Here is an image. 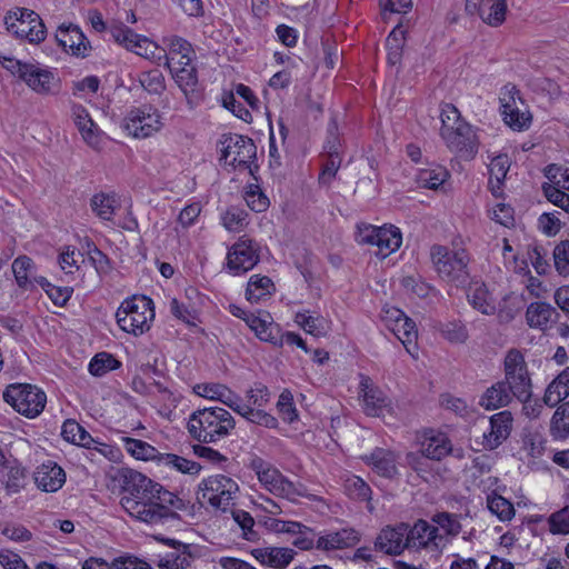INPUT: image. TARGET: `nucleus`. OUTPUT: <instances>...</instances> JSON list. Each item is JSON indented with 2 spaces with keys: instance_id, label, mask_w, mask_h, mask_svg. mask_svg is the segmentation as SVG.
Masks as SVG:
<instances>
[{
  "instance_id": "f257e3e1",
  "label": "nucleus",
  "mask_w": 569,
  "mask_h": 569,
  "mask_svg": "<svg viewBox=\"0 0 569 569\" xmlns=\"http://www.w3.org/2000/svg\"><path fill=\"white\" fill-rule=\"evenodd\" d=\"M112 480L120 487V505L133 519L149 526L164 525L179 519L178 510L186 503L176 493L130 468H118Z\"/></svg>"
},
{
  "instance_id": "f03ea898",
  "label": "nucleus",
  "mask_w": 569,
  "mask_h": 569,
  "mask_svg": "<svg viewBox=\"0 0 569 569\" xmlns=\"http://www.w3.org/2000/svg\"><path fill=\"white\" fill-rule=\"evenodd\" d=\"M440 136L450 151L463 160H471L479 150L476 130L461 119L459 110L451 103L442 107Z\"/></svg>"
},
{
  "instance_id": "7ed1b4c3",
  "label": "nucleus",
  "mask_w": 569,
  "mask_h": 569,
  "mask_svg": "<svg viewBox=\"0 0 569 569\" xmlns=\"http://www.w3.org/2000/svg\"><path fill=\"white\" fill-rule=\"evenodd\" d=\"M236 421L231 413L221 407L198 409L188 420V431L200 442H217L230 435Z\"/></svg>"
},
{
  "instance_id": "20e7f679",
  "label": "nucleus",
  "mask_w": 569,
  "mask_h": 569,
  "mask_svg": "<svg viewBox=\"0 0 569 569\" xmlns=\"http://www.w3.org/2000/svg\"><path fill=\"white\" fill-rule=\"evenodd\" d=\"M119 327L133 336L148 331L154 319L153 301L146 296H133L122 301L116 312Z\"/></svg>"
},
{
  "instance_id": "39448f33",
  "label": "nucleus",
  "mask_w": 569,
  "mask_h": 569,
  "mask_svg": "<svg viewBox=\"0 0 569 569\" xmlns=\"http://www.w3.org/2000/svg\"><path fill=\"white\" fill-rule=\"evenodd\" d=\"M3 400L18 413L27 418L38 417L47 403L46 393L36 386L29 383H12L3 391Z\"/></svg>"
},
{
  "instance_id": "423d86ee",
  "label": "nucleus",
  "mask_w": 569,
  "mask_h": 569,
  "mask_svg": "<svg viewBox=\"0 0 569 569\" xmlns=\"http://www.w3.org/2000/svg\"><path fill=\"white\" fill-rule=\"evenodd\" d=\"M430 256L442 279L461 284L467 281L469 257L465 250L450 251L443 246H432Z\"/></svg>"
},
{
  "instance_id": "0eeeda50",
  "label": "nucleus",
  "mask_w": 569,
  "mask_h": 569,
  "mask_svg": "<svg viewBox=\"0 0 569 569\" xmlns=\"http://www.w3.org/2000/svg\"><path fill=\"white\" fill-rule=\"evenodd\" d=\"M238 483L226 475H214L199 485L198 499L212 508L226 510L238 492Z\"/></svg>"
},
{
  "instance_id": "6e6552de",
  "label": "nucleus",
  "mask_w": 569,
  "mask_h": 569,
  "mask_svg": "<svg viewBox=\"0 0 569 569\" xmlns=\"http://www.w3.org/2000/svg\"><path fill=\"white\" fill-rule=\"evenodd\" d=\"M221 159L233 168L242 167L252 172L251 163L256 159L257 147L249 137L227 133L219 140Z\"/></svg>"
},
{
  "instance_id": "1a4fd4ad",
  "label": "nucleus",
  "mask_w": 569,
  "mask_h": 569,
  "mask_svg": "<svg viewBox=\"0 0 569 569\" xmlns=\"http://www.w3.org/2000/svg\"><path fill=\"white\" fill-rule=\"evenodd\" d=\"M356 240L360 244L376 246L377 253L386 258L400 248L402 236L400 229L395 226L359 224Z\"/></svg>"
},
{
  "instance_id": "9d476101",
  "label": "nucleus",
  "mask_w": 569,
  "mask_h": 569,
  "mask_svg": "<svg viewBox=\"0 0 569 569\" xmlns=\"http://www.w3.org/2000/svg\"><path fill=\"white\" fill-rule=\"evenodd\" d=\"M250 468L257 475L260 483L274 496L293 500L296 496L300 495L291 481L261 457L254 456L250 461Z\"/></svg>"
},
{
  "instance_id": "9b49d317",
  "label": "nucleus",
  "mask_w": 569,
  "mask_h": 569,
  "mask_svg": "<svg viewBox=\"0 0 569 569\" xmlns=\"http://www.w3.org/2000/svg\"><path fill=\"white\" fill-rule=\"evenodd\" d=\"M506 386L513 397L527 398L531 390V378L523 355L517 349H510L503 361Z\"/></svg>"
},
{
  "instance_id": "f8f14e48",
  "label": "nucleus",
  "mask_w": 569,
  "mask_h": 569,
  "mask_svg": "<svg viewBox=\"0 0 569 569\" xmlns=\"http://www.w3.org/2000/svg\"><path fill=\"white\" fill-rule=\"evenodd\" d=\"M121 127L129 136L146 139L161 129V116L152 106H141L127 113Z\"/></svg>"
},
{
  "instance_id": "ddd939ff",
  "label": "nucleus",
  "mask_w": 569,
  "mask_h": 569,
  "mask_svg": "<svg viewBox=\"0 0 569 569\" xmlns=\"http://www.w3.org/2000/svg\"><path fill=\"white\" fill-rule=\"evenodd\" d=\"M16 77L38 94H54L59 91V80L39 63L24 62Z\"/></svg>"
},
{
  "instance_id": "4468645a",
  "label": "nucleus",
  "mask_w": 569,
  "mask_h": 569,
  "mask_svg": "<svg viewBox=\"0 0 569 569\" xmlns=\"http://www.w3.org/2000/svg\"><path fill=\"white\" fill-rule=\"evenodd\" d=\"M259 246L256 241L241 237L229 249L227 266L233 274L246 273L259 262Z\"/></svg>"
},
{
  "instance_id": "2eb2a0df",
  "label": "nucleus",
  "mask_w": 569,
  "mask_h": 569,
  "mask_svg": "<svg viewBox=\"0 0 569 569\" xmlns=\"http://www.w3.org/2000/svg\"><path fill=\"white\" fill-rule=\"evenodd\" d=\"M407 542L408 548L440 551L448 541L445 535L439 533L438 527L419 519L410 529L407 525Z\"/></svg>"
},
{
  "instance_id": "dca6fc26",
  "label": "nucleus",
  "mask_w": 569,
  "mask_h": 569,
  "mask_svg": "<svg viewBox=\"0 0 569 569\" xmlns=\"http://www.w3.org/2000/svg\"><path fill=\"white\" fill-rule=\"evenodd\" d=\"M518 101L523 104L519 97V91L515 86L506 87V92L500 98L501 113L506 124L517 131L526 130L531 124V114L527 110H521L518 107Z\"/></svg>"
},
{
  "instance_id": "f3484780",
  "label": "nucleus",
  "mask_w": 569,
  "mask_h": 569,
  "mask_svg": "<svg viewBox=\"0 0 569 569\" xmlns=\"http://www.w3.org/2000/svg\"><path fill=\"white\" fill-rule=\"evenodd\" d=\"M246 323L261 341L277 347L282 346V339L280 338L281 329L268 311L259 310L257 313L248 316Z\"/></svg>"
},
{
  "instance_id": "a211bd4d",
  "label": "nucleus",
  "mask_w": 569,
  "mask_h": 569,
  "mask_svg": "<svg viewBox=\"0 0 569 569\" xmlns=\"http://www.w3.org/2000/svg\"><path fill=\"white\" fill-rule=\"evenodd\" d=\"M110 33L117 43L141 57H148V50L154 47L147 37L133 32L122 22L112 24Z\"/></svg>"
},
{
  "instance_id": "6ab92c4d",
  "label": "nucleus",
  "mask_w": 569,
  "mask_h": 569,
  "mask_svg": "<svg viewBox=\"0 0 569 569\" xmlns=\"http://www.w3.org/2000/svg\"><path fill=\"white\" fill-rule=\"evenodd\" d=\"M406 548H408L407 523L381 529L375 540V549L386 555H400Z\"/></svg>"
},
{
  "instance_id": "aec40b11",
  "label": "nucleus",
  "mask_w": 569,
  "mask_h": 569,
  "mask_svg": "<svg viewBox=\"0 0 569 569\" xmlns=\"http://www.w3.org/2000/svg\"><path fill=\"white\" fill-rule=\"evenodd\" d=\"M512 420L511 412L507 410L490 417V429L483 432V446L486 449L493 450L498 448L509 437Z\"/></svg>"
},
{
  "instance_id": "412c9836",
  "label": "nucleus",
  "mask_w": 569,
  "mask_h": 569,
  "mask_svg": "<svg viewBox=\"0 0 569 569\" xmlns=\"http://www.w3.org/2000/svg\"><path fill=\"white\" fill-rule=\"evenodd\" d=\"M157 540L164 542L172 547V551L167 552L159 559V567L162 569H184L190 566L192 560V553L190 551L191 546L180 542L174 539L163 538L161 536L154 537Z\"/></svg>"
},
{
  "instance_id": "4be33fe9",
  "label": "nucleus",
  "mask_w": 569,
  "mask_h": 569,
  "mask_svg": "<svg viewBox=\"0 0 569 569\" xmlns=\"http://www.w3.org/2000/svg\"><path fill=\"white\" fill-rule=\"evenodd\" d=\"M360 541V533L353 528H342L318 536L316 549L321 551L341 550L355 547Z\"/></svg>"
},
{
  "instance_id": "5701e85b",
  "label": "nucleus",
  "mask_w": 569,
  "mask_h": 569,
  "mask_svg": "<svg viewBox=\"0 0 569 569\" xmlns=\"http://www.w3.org/2000/svg\"><path fill=\"white\" fill-rule=\"evenodd\" d=\"M56 39L64 51L71 52L77 57L87 56L89 42L78 26H60L57 30Z\"/></svg>"
},
{
  "instance_id": "b1692460",
  "label": "nucleus",
  "mask_w": 569,
  "mask_h": 569,
  "mask_svg": "<svg viewBox=\"0 0 569 569\" xmlns=\"http://www.w3.org/2000/svg\"><path fill=\"white\" fill-rule=\"evenodd\" d=\"M34 482L44 492H56L66 482L64 470L56 462L47 461L34 471Z\"/></svg>"
},
{
  "instance_id": "393cba45",
  "label": "nucleus",
  "mask_w": 569,
  "mask_h": 569,
  "mask_svg": "<svg viewBox=\"0 0 569 569\" xmlns=\"http://www.w3.org/2000/svg\"><path fill=\"white\" fill-rule=\"evenodd\" d=\"M559 317L558 311L547 302H531L526 310V320L530 328L547 330Z\"/></svg>"
},
{
  "instance_id": "a878e982",
  "label": "nucleus",
  "mask_w": 569,
  "mask_h": 569,
  "mask_svg": "<svg viewBox=\"0 0 569 569\" xmlns=\"http://www.w3.org/2000/svg\"><path fill=\"white\" fill-rule=\"evenodd\" d=\"M365 460L381 477L391 479L398 475V457L389 449L376 448Z\"/></svg>"
},
{
  "instance_id": "bb28decb",
  "label": "nucleus",
  "mask_w": 569,
  "mask_h": 569,
  "mask_svg": "<svg viewBox=\"0 0 569 569\" xmlns=\"http://www.w3.org/2000/svg\"><path fill=\"white\" fill-rule=\"evenodd\" d=\"M363 410L368 416L379 417L388 407L389 400L386 395L375 387L369 378H363L360 382Z\"/></svg>"
},
{
  "instance_id": "cd10ccee",
  "label": "nucleus",
  "mask_w": 569,
  "mask_h": 569,
  "mask_svg": "<svg viewBox=\"0 0 569 569\" xmlns=\"http://www.w3.org/2000/svg\"><path fill=\"white\" fill-rule=\"evenodd\" d=\"M71 117L83 140L92 147L98 146L99 129L92 121L88 110L79 103H73L71 107Z\"/></svg>"
},
{
  "instance_id": "c85d7f7f",
  "label": "nucleus",
  "mask_w": 569,
  "mask_h": 569,
  "mask_svg": "<svg viewBox=\"0 0 569 569\" xmlns=\"http://www.w3.org/2000/svg\"><path fill=\"white\" fill-rule=\"evenodd\" d=\"M194 392L206 399L220 401L231 410L240 397L221 383H199L194 387Z\"/></svg>"
},
{
  "instance_id": "c756f323",
  "label": "nucleus",
  "mask_w": 569,
  "mask_h": 569,
  "mask_svg": "<svg viewBox=\"0 0 569 569\" xmlns=\"http://www.w3.org/2000/svg\"><path fill=\"white\" fill-rule=\"evenodd\" d=\"M569 396V367L565 368L547 387L542 401L553 408Z\"/></svg>"
},
{
  "instance_id": "7c9ffc66",
  "label": "nucleus",
  "mask_w": 569,
  "mask_h": 569,
  "mask_svg": "<svg viewBox=\"0 0 569 569\" xmlns=\"http://www.w3.org/2000/svg\"><path fill=\"white\" fill-rule=\"evenodd\" d=\"M513 395L506 386V382L498 381L489 387L481 396L479 405L486 410H495L508 406Z\"/></svg>"
},
{
  "instance_id": "2f4dec72",
  "label": "nucleus",
  "mask_w": 569,
  "mask_h": 569,
  "mask_svg": "<svg viewBox=\"0 0 569 569\" xmlns=\"http://www.w3.org/2000/svg\"><path fill=\"white\" fill-rule=\"evenodd\" d=\"M168 69L170 70L176 83L186 96L188 102H191L192 99L197 97L198 72L196 67H170Z\"/></svg>"
},
{
  "instance_id": "473e14b6",
  "label": "nucleus",
  "mask_w": 569,
  "mask_h": 569,
  "mask_svg": "<svg viewBox=\"0 0 569 569\" xmlns=\"http://www.w3.org/2000/svg\"><path fill=\"white\" fill-rule=\"evenodd\" d=\"M1 482L9 493H17L24 487L26 469L12 458L8 465L0 469Z\"/></svg>"
},
{
  "instance_id": "72a5a7b5",
  "label": "nucleus",
  "mask_w": 569,
  "mask_h": 569,
  "mask_svg": "<svg viewBox=\"0 0 569 569\" xmlns=\"http://www.w3.org/2000/svg\"><path fill=\"white\" fill-rule=\"evenodd\" d=\"M452 451L451 441L445 433L426 438L421 443L422 457L431 460H441Z\"/></svg>"
},
{
  "instance_id": "f704fd0d",
  "label": "nucleus",
  "mask_w": 569,
  "mask_h": 569,
  "mask_svg": "<svg viewBox=\"0 0 569 569\" xmlns=\"http://www.w3.org/2000/svg\"><path fill=\"white\" fill-rule=\"evenodd\" d=\"M468 300L475 309L483 315H493L496 312L495 299L485 283H473L469 288Z\"/></svg>"
},
{
  "instance_id": "c9c22d12",
  "label": "nucleus",
  "mask_w": 569,
  "mask_h": 569,
  "mask_svg": "<svg viewBox=\"0 0 569 569\" xmlns=\"http://www.w3.org/2000/svg\"><path fill=\"white\" fill-rule=\"evenodd\" d=\"M256 558L262 565L273 568H283L293 559L295 551L290 548H266L256 550Z\"/></svg>"
},
{
  "instance_id": "e433bc0d",
  "label": "nucleus",
  "mask_w": 569,
  "mask_h": 569,
  "mask_svg": "<svg viewBox=\"0 0 569 569\" xmlns=\"http://www.w3.org/2000/svg\"><path fill=\"white\" fill-rule=\"evenodd\" d=\"M232 410L241 417L246 418L251 423L271 429L277 428L278 426V420L272 415L261 409H254L248 405L242 403L240 397Z\"/></svg>"
},
{
  "instance_id": "4c0bfd02",
  "label": "nucleus",
  "mask_w": 569,
  "mask_h": 569,
  "mask_svg": "<svg viewBox=\"0 0 569 569\" xmlns=\"http://www.w3.org/2000/svg\"><path fill=\"white\" fill-rule=\"evenodd\" d=\"M507 0H481V20L490 27H499L506 20Z\"/></svg>"
},
{
  "instance_id": "58836bf2",
  "label": "nucleus",
  "mask_w": 569,
  "mask_h": 569,
  "mask_svg": "<svg viewBox=\"0 0 569 569\" xmlns=\"http://www.w3.org/2000/svg\"><path fill=\"white\" fill-rule=\"evenodd\" d=\"M449 178L448 170L442 166L420 169L416 174V182L420 188L437 190Z\"/></svg>"
},
{
  "instance_id": "ea45409f",
  "label": "nucleus",
  "mask_w": 569,
  "mask_h": 569,
  "mask_svg": "<svg viewBox=\"0 0 569 569\" xmlns=\"http://www.w3.org/2000/svg\"><path fill=\"white\" fill-rule=\"evenodd\" d=\"M274 289L272 280L267 276L253 274L250 277L247 289L246 298L250 302H258L266 296L271 295Z\"/></svg>"
},
{
  "instance_id": "a19ab883",
  "label": "nucleus",
  "mask_w": 569,
  "mask_h": 569,
  "mask_svg": "<svg viewBox=\"0 0 569 569\" xmlns=\"http://www.w3.org/2000/svg\"><path fill=\"white\" fill-rule=\"evenodd\" d=\"M126 451L138 460H151L159 458L158 450L150 443L130 437L122 438Z\"/></svg>"
},
{
  "instance_id": "79ce46f5",
  "label": "nucleus",
  "mask_w": 569,
  "mask_h": 569,
  "mask_svg": "<svg viewBox=\"0 0 569 569\" xmlns=\"http://www.w3.org/2000/svg\"><path fill=\"white\" fill-rule=\"evenodd\" d=\"M164 42L169 48V54L159 57V60L163 58L164 66L167 68L172 67L171 62L174 61L178 56H184L186 58H188V54H194L191 43L181 37L171 36L167 38Z\"/></svg>"
},
{
  "instance_id": "37998d69",
  "label": "nucleus",
  "mask_w": 569,
  "mask_h": 569,
  "mask_svg": "<svg viewBox=\"0 0 569 569\" xmlns=\"http://www.w3.org/2000/svg\"><path fill=\"white\" fill-rule=\"evenodd\" d=\"M11 268L17 284L22 289H29L32 284L30 277L34 269L32 259L28 256H20L13 260Z\"/></svg>"
},
{
  "instance_id": "c03bdc74",
  "label": "nucleus",
  "mask_w": 569,
  "mask_h": 569,
  "mask_svg": "<svg viewBox=\"0 0 569 569\" xmlns=\"http://www.w3.org/2000/svg\"><path fill=\"white\" fill-rule=\"evenodd\" d=\"M121 366L112 355L108 352L97 353L90 361L88 370L94 377H101Z\"/></svg>"
},
{
  "instance_id": "a18cd8bd",
  "label": "nucleus",
  "mask_w": 569,
  "mask_h": 569,
  "mask_svg": "<svg viewBox=\"0 0 569 569\" xmlns=\"http://www.w3.org/2000/svg\"><path fill=\"white\" fill-rule=\"evenodd\" d=\"M92 211L102 220H111L116 208V198L107 193H97L91 198Z\"/></svg>"
},
{
  "instance_id": "49530a36",
  "label": "nucleus",
  "mask_w": 569,
  "mask_h": 569,
  "mask_svg": "<svg viewBox=\"0 0 569 569\" xmlns=\"http://www.w3.org/2000/svg\"><path fill=\"white\" fill-rule=\"evenodd\" d=\"M158 460L173 469L188 475H197L201 470V466L198 462L188 460L183 457L173 453H161Z\"/></svg>"
},
{
  "instance_id": "de8ad7c7",
  "label": "nucleus",
  "mask_w": 569,
  "mask_h": 569,
  "mask_svg": "<svg viewBox=\"0 0 569 569\" xmlns=\"http://www.w3.org/2000/svg\"><path fill=\"white\" fill-rule=\"evenodd\" d=\"M231 515L233 521L241 529V536L243 539L248 541L259 540V532L254 529V519L249 512L242 509H234L232 510Z\"/></svg>"
},
{
  "instance_id": "09e8293b",
  "label": "nucleus",
  "mask_w": 569,
  "mask_h": 569,
  "mask_svg": "<svg viewBox=\"0 0 569 569\" xmlns=\"http://www.w3.org/2000/svg\"><path fill=\"white\" fill-rule=\"evenodd\" d=\"M139 82L144 90L152 94H161L166 89L164 77L158 69L141 72Z\"/></svg>"
},
{
  "instance_id": "8fccbe9b",
  "label": "nucleus",
  "mask_w": 569,
  "mask_h": 569,
  "mask_svg": "<svg viewBox=\"0 0 569 569\" xmlns=\"http://www.w3.org/2000/svg\"><path fill=\"white\" fill-rule=\"evenodd\" d=\"M248 212L238 207H230L221 217L223 227L231 232H240L248 224Z\"/></svg>"
},
{
  "instance_id": "3c124183",
  "label": "nucleus",
  "mask_w": 569,
  "mask_h": 569,
  "mask_svg": "<svg viewBox=\"0 0 569 569\" xmlns=\"http://www.w3.org/2000/svg\"><path fill=\"white\" fill-rule=\"evenodd\" d=\"M488 509L501 521L510 520L515 516L512 503L500 495H490L487 498Z\"/></svg>"
},
{
  "instance_id": "603ef678",
  "label": "nucleus",
  "mask_w": 569,
  "mask_h": 569,
  "mask_svg": "<svg viewBox=\"0 0 569 569\" xmlns=\"http://www.w3.org/2000/svg\"><path fill=\"white\" fill-rule=\"evenodd\" d=\"M342 162L341 154H325V162L318 177L320 186L329 187L336 178Z\"/></svg>"
},
{
  "instance_id": "864d4df0",
  "label": "nucleus",
  "mask_w": 569,
  "mask_h": 569,
  "mask_svg": "<svg viewBox=\"0 0 569 569\" xmlns=\"http://www.w3.org/2000/svg\"><path fill=\"white\" fill-rule=\"evenodd\" d=\"M345 490L355 500L368 501L371 499L370 487L358 476H350L346 479Z\"/></svg>"
},
{
  "instance_id": "5fc2aeb1",
  "label": "nucleus",
  "mask_w": 569,
  "mask_h": 569,
  "mask_svg": "<svg viewBox=\"0 0 569 569\" xmlns=\"http://www.w3.org/2000/svg\"><path fill=\"white\" fill-rule=\"evenodd\" d=\"M551 432L557 437L569 435V401L559 406L551 418Z\"/></svg>"
},
{
  "instance_id": "6e6d98bb",
  "label": "nucleus",
  "mask_w": 569,
  "mask_h": 569,
  "mask_svg": "<svg viewBox=\"0 0 569 569\" xmlns=\"http://www.w3.org/2000/svg\"><path fill=\"white\" fill-rule=\"evenodd\" d=\"M277 408H278L281 419L284 422L292 423L296 420H298L299 416H298L297 408L295 406L293 396L288 389H284L280 393L278 402H277Z\"/></svg>"
},
{
  "instance_id": "4d7b16f0",
  "label": "nucleus",
  "mask_w": 569,
  "mask_h": 569,
  "mask_svg": "<svg viewBox=\"0 0 569 569\" xmlns=\"http://www.w3.org/2000/svg\"><path fill=\"white\" fill-rule=\"evenodd\" d=\"M37 281L56 306H64L73 292L72 288L53 286L43 277H40Z\"/></svg>"
},
{
  "instance_id": "13d9d810",
  "label": "nucleus",
  "mask_w": 569,
  "mask_h": 569,
  "mask_svg": "<svg viewBox=\"0 0 569 569\" xmlns=\"http://www.w3.org/2000/svg\"><path fill=\"white\" fill-rule=\"evenodd\" d=\"M438 328L443 338L452 343H462L468 338V331L460 321H447L440 323Z\"/></svg>"
},
{
  "instance_id": "bf43d9fd",
  "label": "nucleus",
  "mask_w": 569,
  "mask_h": 569,
  "mask_svg": "<svg viewBox=\"0 0 569 569\" xmlns=\"http://www.w3.org/2000/svg\"><path fill=\"white\" fill-rule=\"evenodd\" d=\"M509 167H510L509 158L506 154H499L491 160V162L489 164V173H490L489 183L492 186L493 194H496L493 179L497 182V188H499V184L503 181V179L506 178V176L508 173Z\"/></svg>"
},
{
  "instance_id": "052dcab7",
  "label": "nucleus",
  "mask_w": 569,
  "mask_h": 569,
  "mask_svg": "<svg viewBox=\"0 0 569 569\" xmlns=\"http://www.w3.org/2000/svg\"><path fill=\"white\" fill-rule=\"evenodd\" d=\"M432 522H435L438 529H442L446 536L456 537L461 531V525L458 520V517L453 513L449 512H438L433 515Z\"/></svg>"
},
{
  "instance_id": "680f3d73",
  "label": "nucleus",
  "mask_w": 569,
  "mask_h": 569,
  "mask_svg": "<svg viewBox=\"0 0 569 569\" xmlns=\"http://www.w3.org/2000/svg\"><path fill=\"white\" fill-rule=\"evenodd\" d=\"M398 339L406 347L408 352H411L410 345H412L417 338L416 323L410 318L406 317L400 321L399 327L395 325L392 329Z\"/></svg>"
},
{
  "instance_id": "e2e57ef3",
  "label": "nucleus",
  "mask_w": 569,
  "mask_h": 569,
  "mask_svg": "<svg viewBox=\"0 0 569 569\" xmlns=\"http://www.w3.org/2000/svg\"><path fill=\"white\" fill-rule=\"evenodd\" d=\"M341 138L336 119H331L327 127V138L323 144L325 154H341Z\"/></svg>"
},
{
  "instance_id": "0e129e2a",
  "label": "nucleus",
  "mask_w": 569,
  "mask_h": 569,
  "mask_svg": "<svg viewBox=\"0 0 569 569\" xmlns=\"http://www.w3.org/2000/svg\"><path fill=\"white\" fill-rule=\"evenodd\" d=\"M550 531L555 535H567L569 533V506H565L562 509L553 512L549 517Z\"/></svg>"
},
{
  "instance_id": "69168bd1",
  "label": "nucleus",
  "mask_w": 569,
  "mask_h": 569,
  "mask_svg": "<svg viewBox=\"0 0 569 569\" xmlns=\"http://www.w3.org/2000/svg\"><path fill=\"white\" fill-rule=\"evenodd\" d=\"M317 539L318 536L313 531V529L305 525H301V530L292 535L291 543L301 550H310L312 548H316Z\"/></svg>"
},
{
  "instance_id": "338daca9",
  "label": "nucleus",
  "mask_w": 569,
  "mask_h": 569,
  "mask_svg": "<svg viewBox=\"0 0 569 569\" xmlns=\"http://www.w3.org/2000/svg\"><path fill=\"white\" fill-rule=\"evenodd\" d=\"M553 260L556 270L561 276L569 274V241H561L553 249Z\"/></svg>"
},
{
  "instance_id": "774afa93",
  "label": "nucleus",
  "mask_w": 569,
  "mask_h": 569,
  "mask_svg": "<svg viewBox=\"0 0 569 569\" xmlns=\"http://www.w3.org/2000/svg\"><path fill=\"white\" fill-rule=\"evenodd\" d=\"M546 198L555 206L561 208L563 211L569 213V194L561 191L557 187L545 183L542 186Z\"/></svg>"
}]
</instances>
